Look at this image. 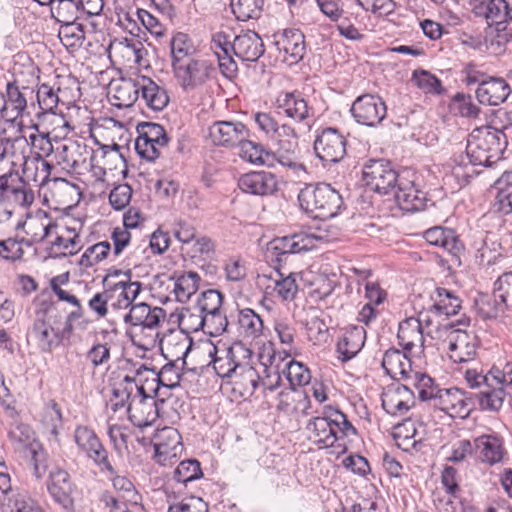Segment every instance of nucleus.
<instances>
[{
  "label": "nucleus",
  "instance_id": "nucleus-48",
  "mask_svg": "<svg viewBox=\"0 0 512 512\" xmlns=\"http://www.w3.org/2000/svg\"><path fill=\"white\" fill-rule=\"evenodd\" d=\"M58 37L67 49L77 50L85 40L84 26L76 21L62 23L58 31Z\"/></svg>",
  "mask_w": 512,
  "mask_h": 512
},
{
  "label": "nucleus",
  "instance_id": "nucleus-5",
  "mask_svg": "<svg viewBox=\"0 0 512 512\" xmlns=\"http://www.w3.org/2000/svg\"><path fill=\"white\" fill-rule=\"evenodd\" d=\"M300 208L313 218L335 217L343 206L340 193L327 183L306 184L298 193Z\"/></svg>",
  "mask_w": 512,
  "mask_h": 512
},
{
  "label": "nucleus",
  "instance_id": "nucleus-47",
  "mask_svg": "<svg viewBox=\"0 0 512 512\" xmlns=\"http://www.w3.org/2000/svg\"><path fill=\"white\" fill-rule=\"evenodd\" d=\"M238 330L244 337L255 339L262 334L263 320L250 308L238 313Z\"/></svg>",
  "mask_w": 512,
  "mask_h": 512
},
{
  "label": "nucleus",
  "instance_id": "nucleus-7",
  "mask_svg": "<svg viewBox=\"0 0 512 512\" xmlns=\"http://www.w3.org/2000/svg\"><path fill=\"white\" fill-rule=\"evenodd\" d=\"M447 351L454 363H468L475 360L479 348L478 337L474 332L456 328L454 324L445 326Z\"/></svg>",
  "mask_w": 512,
  "mask_h": 512
},
{
  "label": "nucleus",
  "instance_id": "nucleus-21",
  "mask_svg": "<svg viewBox=\"0 0 512 512\" xmlns=\"http://www.w3.org/2000/svg\"><path fill=\"white\" fill-rule=\"evenodd\" d=\"M209 136L216 145L233 146L248 137V130L241 122L217 121L210 126Z\"/></svg>",
  "mask_w": 512,
  "mask_h": 512
},
{
  "label": "nucleus",
  "instance_id": "nucleus-9",
  "mask_svg": "<svg viewBox=\"0 0 512 512\" xmlns=\"http://www.w3.org/2000/svg\"><path fill=\"white\" fill-rule=\"evenodd\" d=\"M172 69L177 82L185 91L194 90L204 84L213 71L211 63L199 57L174 64Z\"/></svg>",
  "mask_w": 512,
  "mask_h": 512
},
{
  "label": "nucleus",
  "instance_id": "nucleus-1",
  "mask_svg": "<svg viewBox=\"0 0 512 512\" xmlns=\"http://www.w3.org/2000/svg\"><path fill=\"white\" fill-rule=\"evenodd\" d=\"M157 392V387L149 386L148 377L142 383V379L126 375L113 388L112 394L118 401L112 405V409L117 411L127 403L128 418L134 426H151L159 417L157 401L151 394Z\"/></svg>",
  "mask_w": 512,
  "mask_h": 512
},
{
  "label": "nucleus",
  "instance_id": "nucleus-45",
  "mask_svg": "<svg viewBox=\"0 0 512 512\" xmlns=\"http://www.w3.org/2000/svg\"><path fill=\"white\" fill-rule=\"evenodd\" d=\"M475 397L482 410L496 412L499 411L504 404L506 391L503 387H499L498 385L494 386L492 383H489L484 389L476 393Z\"/></svg>",
  "mask_w": 512,
  "mask_h": 512
},
{
  "label": "nucleus",
  "instance_id": "nucleus-19",
  "mask_svg": "<svg viewBox=\"0 0 512 512\" xmlns=\"http://www.w3.org/2000/svg\"><path fill=\"white\" fill-rule=\"evenodd\" d=\"M166 318V312L161 307H151L145 302L136 303L131 306L124 317V322L130 324L132 329L147 327L151 330L159 329Z\"/></svg>",
  "mask_w": 512,
  "mask_h": 512
},
{
  "label": "nucleus",
  "instance_id": "nucleus-50",
  "mask_svg": "<svg viewBox=\"0 0 512 512\" xmlns=\"http://www.w3.org/2000/svg\"><path fill=\"white\" fill-rule=\"evenodd\" d=\"M172 66L195 57V47L185 33H176L170 41Z\"/></svg>",
  "mask_w": 512,
  "mask_h": 512
},
{
  "label": "nucleus",
  "instance_id": "nucleus-39",
  "mask_svg": "<svg viewBox=\"0 0 512 512\" xmlns=\"http://www.w3.org/2000/svg\"><path fill=\"white\" fill-rule=\"evenodd\" d=\"M111 91L113 93V98L115 100V102L113 103L115 106L119 108L130 107L139 98L140 78H122L112 85Z\"/></svg>",
  "mask_w": 512,
  "mask_h": 512
},
{
  "label": "nucleus",
  "instance_id": "nucleus-18",
  "mask_svg": "<svg viewBox=\"0 0 512 512\" xmlns=\"http://www.w3.org/2000/svg\"><path fill=\"white\" fill-rule=\"evenodd\" d=\"M297 274L290 273L283 276L279 270H275L269 275L262 274L258 276L259 283L265 285V289L272 290V293L284 302L293 301L299 291L297 284Z\"/></svg>",
  "mask_w": 512,
  "mask_h": 512
},
{
  "label": "nucleus",
  "instance_id": "nucleus-6",
  "mask_svg": "<svg viewBox=\"0 0 512 512\" xmlns=\"http://www.w3.org/2000/svg\"><path fill=\"white\" fill-rule=\"evenodd\" d=\"M34 192L18 173L0 176V224L7 222L16 207L27 208L34 202Z\"/></svg>",
  "mask_w": 512,
  "mask_h": 512
},
{
  "label": "nucleus",
  "instance_id": "nucleus-25",
  "mask_svg": "<svg viewBox=\"0 0 512 512\" xmlns=\"http://www.w3.org/2000/svg\"><path fill=\"white\" fill-rule=\"evenodd\" d=\"M276 108L278 113L299 123L311 116V108L299 92L280 93L276 98Z\"/></svg>",
  "mask_w": 512,
  "mask_h": 512
},
{
  "label": "nucleus",
  "instance_id": "nucleus-38",
  "mask_svg": "<svg viewBox=\"0 0 512 512\" xmlns=\"http://www.w3.org/2000/svg\"><path fill=\"white\" fill-rule=\"evenodd\" d=\"M140 94L146 106L154 111L163 110L169 103L166 90L147 77L140 78Z\"/></svg>",
  "mask_w": 512,
  "mask_h": 512
},
{
  "label": "nucleus",
  "instance_id": "nucleus-46",
  "mask_svg": "<svg viewBox=\"0 0 512 512\" xmlns=\"http://www.w3.org/2000/svg\"><path fill=\"white\" fill-rule=\"evenodd\" d=\"M109 289L112 290V294L118 292V300L112 304L114 308H131L134 305V300L141 292L142 284L138 281H119Z\"/></svg>",
  "mask_w": 512,
  "mask_h": 512
},
{
  "label": "nucleus",
  "instance_id": "nucleus-17",
  "mask_svg": "<svg viewBox=\"0 0 512 512\" xmlns=\"http://www.w3.org/2000/svg\"><path fill=\"white\" fill-rule=\"evenodd\" d=\"M28 94H33L30 88H20L15 82H7L4 105L1 109V116L7 122L13 123L24 116L27 109Z\"/></svg>",
  "mask_w": 512,
  "mask_h": 512
},
{
  "label": "nucleus",
  "instance_id": "nucleus-27",
  "mask_svg": "<svg viewBox=\"0 0 512 512\" xmlns=\"http://www.w3.org/2000/svg\"><path fill=\"white\" fill-rule=\"evenodd\" d=\"M154 448L159 462L177 457L183 446L179 432L172 427H164L154 437Z\"/></svg>",
  "mask_w": 512,
  "mask_h": 512
},
{
  "label": "nucleus",
  "instance_id": "nucleus-33",
  "mask_svg": "<svg viewBox=\"0 0 512 512\" xmlns=\"http://www.w3.org/2000/svg\"><path fill=\"white\" fill-rule=\"evenodd\" d=\"M365 339L366 331L363 327L348 329L337 343L339 359L346 362L355 357L364 346Z\"/></svg>",
  "mask_w": 512,
  "mask_h": 512
},
{
  "label": "nucleus",
  "instance_id": "nucleus-26",
  "mask_svg": "<svg viewBox=\"0 0 512 512\" xmlns=\"http://www.w3.org/2000/svg\"><path fill=\"white\" fill-rule=\"evenodd\" d=\"M437 395L433 400V405L440 410L458 416H466L470 408L468 407L465 393L459 388L440 389L435 391Z\"/></svg>",
  "mask_w": 512,
  "mask_h": 512
},
{
  "label": "nucleus",
  "instance_id": "nucleus-42",
  "mask_svg": "<svg viewBox=\"0 0 512 512\" xmlns=\"http://www.w3.org/2000/svg\"><path fill=\"white\" fill-rule=\"evenodd\" d=\"M193 341L188 334L177 332L171 334L165 341V357L171 360L181 361L182 367L186 364V357L190 352Z\"/></svg>",
  "mask_w": 512,
  "mask_h": 512
},
{
  "label": "nucleus",
  "instance_id": "nucleus-58",
  "mask_svg": "<svg viewBox=\"0 0 512 512\" xmlns=\"http://www.w3.org/2000/svg\"><path fill=\"white\" fill-rule=\"evenodd\" d=\"M159 329H153L147 327L134 328L130 332V339L134 346L148 351L157 346L159 341Z\"/></svg>",
  "mask_w": 512,
  "mask_h": 512
},
{
  "label": "nucleus",
  "instance_id": "nucleus-57",
  "mask_svg": "<svg viewBox=\"0 0 512 512\" xmlns=\"http://www.w3.org/2000/svg\"><path fill=\"white\" fill-rule=\"evenodd\" d=\"M449 109L455 115L466 118H477L480 108L474 103L472 96L464 93H457L449 104Z\"/></svg>",
  "mask_w": 512,
  "mask_h": 512
},
{
  "label": "nucleus",
  "instance_id": "nucleus-59",
  "mask_svg": "<svg viewBox=\"0 0 512 512\" xmlns=\"http://www.w3.org/2000/svg\"><path fill=\"white\" fill-rule=\"evenodd\" d=\"M202 476L200 463L196 459L181 461L174 471L176 482L185 486L194 480L200 479Z\"/></svg>",
  "mask_w": 512,
  "mask_h": 512
},
{
  "label": "nucleus",
  "instance_id": "nucleus-8",
  "mask_svg": "<svg viewBox=\"0 0 512 512\" xmlns=\"http://www.w3.org/2000/svg\"><path fill=\"white\" fill-rule=\"evenodd\" d=\"M322 238L312 233L300 232L290 236L277 237L269 242L270 257L281 263L291 254L312 250Z\"/></svg>",
  "mask_w": 512,
  "mask_h": 512
},
{
  "label": "nucleus",
  "instance_id": "nucleus-31",
  "mask_svg": "<svg viewBox=\"0 0 512 512\" xmlns=\"http://www.w3.org/2000/svg\"><path fill=\"white\" fill-rule=\"evenodd\" d=\"M169 280L172 282L171 294L178 302H187L198 290L200 276L198 273L189 272H174Z\"/></svg>",
  "mask_w": 512,
  "mask_h": 512
},
{
  "label": "nucleus",
  "instance_id": "nucleus-60",
  "mask_svg": "<svg viewBox=\"0 0 512 512\" xmlns=\"http://www.w3.org/2000/svg\"><path fill=\"white\" fill-rule=\"evenodd\" d=\"M111 250V245L108 241H101L92 246H89L82 254L79 264L82 267H92L107 258Z\"/></svg>",
  "mask_w": 512,
  "mask_h": 512
},
{
  "label": "nucleus",
  "instance_id": "nucleus-49",
  "mask_svg": "<svg viewBox=\"0 0 512 512\" xmlns=\"http://www.w3.org/2000/svg\"><path fill=\"white\" fill-rule=\"evenodd\" d=\"M0 512H44L33 501L26 499L24 495L5 494L0 497Z\"/></svg>",
  "mask_w": 512,
  "mask_h": 512
},
{
  "label": "nucleus",
  "instance_id": "nucleus-14",
  "mask_svg": "<svg viewBox=\"0 0 512 512\" xmlns=\"http://www.w3.org/2000/svg\"><path fill=\"white\" fill-rule=\"evenodd\" d=\"M47 490L52 499L66 512H74L75 485L70 474L61 467L53 468L48 477Z\"/></svg>",
  "mask_w": 512,
  "mask_h": 512
},
{
  "label": "nucleus",
  "instance_id": "nucleus-56",
  "mask_svg": "<svg viewBox=\"0 0 512 512\" xmlns=\"http://www.w3.org/2000/svg\"><path fill=\"white\" fill-rule=\"evenodd\" d=\"M138 137L136 139L154 142L160 146L168 144V136L164 127L153 122H142L137 125Z\"/></svg>",
  "mask_w": 512,
  "mask_h": 512
},
{
  "label": "nucleus",
  "instance_id": "nucleus-54",
  "mask_svg": "<svg viewBox=\"0 0 512 512\" xmlns=\"http://www.w3.org/2000/svg\"><path fill=\"white\" fill-rule=\"evenodd\" d=\"M435 303L432 306L439 314L447 316L456 315L461 308V300L450 290L445 288H436Z\"/></svg>",
  "mask_w": 512,
  "mask_h": 512
},
{
  "label": "nucleus",
  "instance_id": "nucleus-37",
  "mask_svg": "<svg viewBox=\"0 0 512 512\" xmlns=\"http://www.w3.org/2000/svg\"><path fill=\"white\" fill-rule=\"evenodd\" d=\"M510 7V0L481 1L475 7V13L478 16H484L495 23L496 26L501 27L510 21Z\"/></svg>",
  "mask_w": 512,
  "mask_h": 512
},
{
  "label": "nucleus",
  "instance_id": "nucleus-2",
  "mask_svg": "<svg viewBox=\"0 0 512 512\" xmlns=\"http://www.w3.org/2000/svg\"><path fill=\"white\" fill-rule=\"evenodd\" d=\"M212 357L213 368L221 378H231L234 385H240L241 395H252L259 383L257 371L249 365L251 352L241 343H235L225 349L211 345L208 351Z\"/></svg>",
  "mask_w": 512,
  "mask_h": 512
},
{
  "label": "nucleus",
  "instance_id": "nucleus-41",
  "mask_svg": "<svg viewBox=\"0 0 512 512\" xmlns=\"http://www.w3.org/2000/svg\"><path fill=\"white\" fill-rule=\"evenodd\" d=\"M53 166L40 157L24 158L22 172L27 181L36 186H44L48 181Z\"/></svg>",
  "mask_w": 512,
  "mask_h": 512
},
{
  "label": "nucleus",
  "instance_id": "nucleus-55",
  "mask_svg": "<svg viewBox=\"0 0 512 512\" xmlns=\"http://www.w3.org/2000/svg\"><path fill=\"white\" fill-rule=\"evenodd\" d=\"M263 4V0H231L230 5L237 20L247 21L260 16Z\"/></svg>",
  "mask_w": 512,
  "mask_h": 512
},
{
  "label": "nucleus",
  "instance_id": "nucleus-22",
  "mask_svg": "<svg viewBox=\"0 0 512 512\" xmlns=\"http://www.w3.org/2000/svg\"><path fill=\"white\" fill-rule=\"evenodd\" d=\"M394 198L401 210L414 212L426 207V193L415 187L412 181L400 179L394 192Z\"/></svg>",
  "mask_w": 512,
  "mask_h": 512
},
{
  "label": "nucleus",
  "instance_id": "nucleus-40",
  "mask_svg": "<svg viewBox=\"0 0 512 512\" xmlns=\"http://www.w3.org/2000/svg\"><path fill=\"white\" fill-rule=\"evenodd\" d=\"M42 351L48 352L60 345V336L51 324L42 318H37L29 332Z\"/></svg>",
  "mask_w": 512,
  "mask_h": 512
},
{
  "label": "nucleus",
  "instance_id": "nucleus-52",
  "mask_svg": "<svg viewBox=\"0 0 512 512\" xmlns=\"http://www.w3.org/2000/svg\"><path fill=\"white\" fill-rule=\"evenodd\" d=\"M79 0H55L50 5L52 18L59 23L74 22L80 18Z\"/></svg>",
  "mask_w": 512,
  "mask_h": 512
},
{
  "label": "nucleus",
  "instance_id": "nucleus-10",
  "mask_svg": "<svg viewBox=\"0 0 512 512\" xmlns=\"http://www.w3.org/2000/svg\"><path fill=\"white\" fill-rule=\"evenodd\" d=\"M74 441L79 450L85 453L101 471L114 474V469L108 459V452L94 430L88 426H77L74 431Z\"/></svg>",
  "mask_w": 512,
  "mask_h": 512
},
{
  "label": "nucleus",
  "instance_id": "nucleus-20",
  "mask_svg": "<svg viewBox=\"0 0 512 512\" xmlns=\"http://www.w3.org/2000/svg\"><path fill=\"white\" fill-rule=\"evenodd\" d=\"M275 45L290 65L302 60L306 52L305 36L299 29H285L277 36Z\"/></svg>",
  "mask_w": 512,
  "mask_h": 512
},
{
  "label": "nucleus",
  "instance_id": "nucleus-61",
  "mask_svg": "<svg viewBox=\"0 0 512 512\" xmlns=\"http://www.w3.org/2000/svg\"><path fill=\"white\" fill-rule=\"evenodd\" d=\"M223 295L218 290L209 289L201 293L196 302L199 315L209 314L221 310Z\"/></svg>",
  "mask_w": 512,
  "mask_h": 512
},
{
  "label": "nucleus",
  "instance_id": "nucleus-12",
  "mask_svg": "<svg viewBox=\"0 0 512 512\" xmlns=\"http://www.w3.org/2000/svg\"><path fill=\"white\" fill-rule=\"evenodd\" d=\"M350 112L358 124L375 127L386 117L387 107L380 96L363 94L354 100Z\"/></svg>",
  "mask_w": 512,
  "mask_h": 512
},
{
  "label": "nucleus",
  "instance_id": "nucleus-44",
  "mask_svg": "<svg viewBox=\"0 0 512 512\" xmlns=\"http://www.w3.org/2000/svg\"><path fill=\"white\" fill-rule=\"evenodd\" d=\"M277 148L271 151L273 162L276 160L281 165L294 170L304 169L303 164L297 161L298 140H276Z\"/></svg>",
  "mask_w": 512,
  "mask_h": 512
},
{
  "label": "nucleus",
  "instance_id": "nucleus-16",
  "mask_svg": "<svg viewBox=\"0 0 512 512\" xmlns=\"http://www.w3.org/2000/svg\"><path fill=\"white\" fill-rule=\"evenodd\" d=\"M238 187L246 194L270 196L278 190V180L269 171H252L243 174L238 180Z\"/></svg>",
  "mask_w": 512,
  "mask_h": 512
},
{
  "label": "nucleus",
  "instance_id": "nucleus-43",
  "mask_svg": "<svg viewBox=\"0 0 512 512\" xmlns=\"http://www.w3.org/2000/svg\"><path fill=\"white\" fill-rule=\"evenodd\" d=\"M239 146V155L245 161L252 164L272 165L273 155L271 151L266 150L261 144L244 138Z\"/></svg>",
  "mask_w": 512,
  "mask_h": 512
},
{
  "label": "nucleus",
  "instance_id": "nucleus-3",
  "mask_svg": "<svg viewBox=\"0 0 512 512\" xmlns=\"http://www.w3.org/2000/svg\"><path fill=\"white\" fill-rule=\"evenodd\" d=\"M306 430L310 434L309 438L319 445L320 448L337 446L342 450L345 449V444L340 443V441L357 433L354 426L347 419V416L333 408L326 409L324 416L315 417L310 420Z\"/></svg>",
  "mask_w": 512,
  "mask_h": 512
},
{
  "label": "nucleus",
  "instance_id": "nucleus-63",
  "mask_svg": "<svg viewBox=\"0 0 512 512\" xmlns=\"http://www.w3.org/2000/svg\"><path fill=\"white\" fill-rule=\"evenodd\" d=\"M59 93H62V89L60 87H58L57 92H55L54 88L48 84H42L39 86L36 96L39 107L43 112L54 113V109L57 107L58 103L62 101Z\"/></svg>",
  "mask_w": 512,
  "mask_h": 512
},
{
  "label": "nucleus",
  "instance_id": "nucleus-30",
  "mask_svg": "<svg viewBox=\"0 0 512 512\" xmlns=\"http://www.w3.org/2000/svg\"><path fill=\"white\" fill-rule=\"evenodd\" d=\"M385 373L394 379H409L412 374L411 361L407 353L396 348L388 349L381 362Z\"/></svg>",
  "mask_w": 512,
  "mask_h": 512
},
{
  "label": "nucleus",
  "instance_id": "nucleus-29",
  "mask_svg": "<svg viewBox=\"0 0 512 512\" xmlns=\"http://www.w3.org/2000/svg\"><path fill=\"white\" fill-rule=\"evenodd\" d=\"M177 363L178 361L170 360L158 373H156L154 369L141 365L136 370L135 376L143 380L145 373H151L152 378L151 381H149V386L157 387V390L160 385L168 388H174L179 385L180 381V370Z\"/></svg>",
  "mask_w": 512,
  "mask_h": 512
},
{
  "label": "nucleus",
  "instance_id": "nucleus-32",
  "mask_svg": "<svg viewBox=\"0 0 512 512\" xmlns=\"http://www.w3.org/2000/svg\"><path fill=\"white\" fill-rule=\"evenodd\" d=\"M474 451L482 462L490 465L500 462L503 458L501 439L495 434H484L473 440Z\"/></svg>",
  "mask_w": 512,
  "mask_h": 512
},
{
  "label": "nucleus",
  "instance_id": "nucleus-23",
  "mask_svg": "<svg viewBox=\"0 0 512 512\" xmlns=\"http://www.w3.org/2000/svg\"><path fill=\"white\" fill-rule=\"evenodd\" d=\"M261 37L252 30L242 31L234 38L232 52L243 61H257L264 53Z\"/></svg>",
  "mask_w": 512,
  "mask_h": 512
},
{
  "label": "nucleus",
  "instance_id": "nucleus-24",
  "mask_svg": "<svg viewBox=\"0 0 512 512\" xmlns=\"http://www.w3.org/2000/svg\"><path fill=\"white\" fill-rule=\"evenodd\" d=\"M511 94L509 84L500 77H490L479 83L476 97L481 104L497 106L504 103Z\"/></svg>",
  "mask_w": 512,
  "mask_h": 512
},
{
  "label": "nucleus",
  "instance_id": "nucleus-4",
  "mask_svg": "<svg viewBox=\"0 0 512 512\" xmlns=\"http://www.w3.org/2000/svg\"><path fill=\"white\" fill-rule=\"evenodd\" d=\"M507 145L503 130L490 126L469 135L466 155L472 165L489 167L502 159Z\"/></svg>",
  "mask_w": 512,
  "mask_h": 512
},
{
  "label": "nucleus",
  "instance_id": "nucleus-13",
  "mask_svg": "<svg viewBox=\"0 0 512 512\" xmlns=\"http://www.w3.org/2000/svg\"><path fill=\"white\" fill-rule=\"evenodd\" d=\"M313 147L321 161L338 163L346 154V138L338 129L327 127L317 133Z\"/></svg>",
  "mask_w": 512,
  "mask_h": 512
},
{
  "label": "nucleus",
  "instance_id": "nucleus-62",
  "mask_svg": "<svg viewBox=\"0 0 512 512\" xmlns=\"http://www.w3.org/2000/svg\"><path fill=\"white\" fill-rule=\"evenodd\" d=\"M411 81L427 94H441L443 91L441 81L425 70L414 71Z\"/></svg>",
  "mask_w": 512,
  "mask_h": 512
},
{
  "label": "nucleus",
  "instance_id": "nucleus-53",
  "mask_svg": "<svg viewBox=\"0 0 512 512\" xmlns=\"http://www.w3.org/2000/svg\"><path fill=\"white\" fill-rule=\"evenodd\" d=\"M196 327L201 328L210 335H221L226 331L228 320L221 310L209 314L196 316Z\"/></svg>",
  "mask_w": 512,
  "mask_h": 512
},
{
  "label": "nucleus",
  "instance_id": "nucleus-28",
  "mask_svg": "<svg viewBox=\"0 0 512 512\" xmlns=\"http://www.w3.org/2000/svg\"><path fill=\"white\" fill-rule=\"evenodd\" d=\"M423 237L429 244L442 248L453 257L459 258L464 249L455 231L449 228L432 227L424 232Z\"/></svg>",
  "mask_w": 512,
  "mask_h": 512
},
{
  "label": "nucleus",
  "instance_id": "nucleus-35",
  "mask_svg": "<svg viewBox=\"0 0 512 512\" xmlns=\"http://www.w3.org/2000/svg\"><path fill=\"white\" fill-rule=\"evenodd\" d=\"M32 242H42L57 228L56 222L45 211L39 210L23 224Z\"/></svg>",
  "mask_w": 512,
  "mask_h": 512
},
{
  "label": "nucleus",
  "instance_id": "nucleus-36",
  "mask_svg": "<svg viewBox=\"0 0 512 512\" xmlns=\"http://www.w3.org/2000/svg\"><path fill=\"white\" fill-rule=\"evenodd\" d=\"M412 391L404 385L390 388L382 394V407L391 415L403 414L410 408Z\"/></svg>",
  "mask_w": 512,
  "mask_h": 512
},
{
  "label": "nucleus",
  "instance_id": "nucleus-15",
  "mask_svg": "<svg viewBox=\"0 0 512 512\" xmlns=\"http://www.w3.org/2000/svg\"><path fill=\"white\" fill-rule=\"evenodd\" d=\"M398 344L403 351L419 356L424 351V333L420 318L408 317L399 323L397 333Z\"/></svg>",
  "mask_w": 512,
  "mask_h": 512
},
{
  "label": "nucleus",
  "instance_id": "nucleus-11",
  "mask_svg": "<svg viewBox=\"0 0 512 512\" xmlns=\"http://www.w3.org/2000/svg\"><path fill=\"white\" fill-rule=\"evenodd\" d=\"M363 180L370 190L388 194L390 190H395L400 179L388 161L370 160L364 166Z\"/></svg>",
  "mask_w": 512,
  "mask_h": 512
},
{
  "label": "nucleus",
  "instance_id": "nucleus-51",
  "mask_svg": "<svg viewBox=\"0 0 512 512\" xmlns=\"http://www.w3.org/2000/svg\"><path fill=\"white\" fill-rule=\"evenodd\" d=\"M475 308L483 319H495L507 310L494 292L492 295L480 294L475 300Z\"/></svg>",
  "mask_w": 512,
  "mask_h": 512
},
{
  "label": "nucleus",
  "instance_id": "nucleus-34",
  "mask_svg": "<svg viewBox=\"0 0 512 512\" xmlns=\"http://www.w3.org/2000/svg\"><path fill=\"white\" fill-rule=\"evenodd\" d=\"M8 437L16 452L23 453L24 457L29 454H36L40 450L41 444L36 441L34 432L28 425L20 424L11 428Z\"/></svg>",
  "mask_w": 512,
  "mask_h": 512
},
{
  "label": "nucleus",
  "instance_id": "nucleus-64",
  "mask_svg": "<svg viewBox=\"0 0 512 512\" xmlns=\"http://www.w3.org/2000/svg\"><path fill=\"white\" fill-rule=\"evenodd\" d=\"M494 293L506 309L512 311V272L501 274L494 282Z\"/></svg>",
  "mask_w": 512,
  "mask_h": 512
}]
</instances>
